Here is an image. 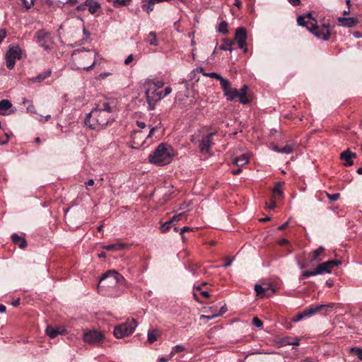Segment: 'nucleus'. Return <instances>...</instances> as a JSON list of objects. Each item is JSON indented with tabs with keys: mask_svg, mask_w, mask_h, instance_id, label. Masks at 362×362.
I'll return each mask as SVG.
<instances>
[{
	"mask_svg": "<svg viewBox=\"0 0 362 362\" xmlns=\"http://www.w3.org/2000/svg\"><path fill=\"white\" fill-rule=\"evenodd\" d=\"M288 1L293 5V6H297L300 4V0H288Z\"/></svg>",
	"mask_w": 362,
	"mask_h": 362,
	"instance_id": "61",
	"label": "nucleus"
},
{
	"mask_svg": "<svg viewBox=\"0 0 362 362\" xmlns=\"http://www.w3.org/2000/svg\"><path fill=\"white\" fill-rule=\"evenodd\" d=\"M221 88L226 99L229 101H233L237 98H239L240 103L243 105H247L252 101L251 97L247 95L248 86L247 85H244L240 90L232 88L231 83L228 80V84L222 86Z\"/></svg>",
	"mask_w": 362,
	"mask_h": 362,
	"instance_id": "5",
	"label": "nucleus"
},
{
	"mask_svg": "<svg viewBox=\"0 0 362 362\" xmlns=\"http://www.w3.org/2000/svg\"><path fill=\"white\" fill-rule=\"evenodd\" d=\"M325 258V248L320 247L311 252V262H320Z\"/></svg>",
	"mask_w": 362,
	"mask_h": 362,
	"instance_id": "20",
	"label": "nucleus"
},
{
	"mask_svg": "<svg viewBox=\"0 0 362 362\" xmlns=\"http://www.w3.org/2000/svg\"><path fill=\"white\" fill-rule=\"evenodd\" d=\"M136 125L139 128L143 129L146 127V124L144 122L136 121Z\"/></svg>",
	"mask_w": 362,
	"mask_h": 362,
	"instance_id": "55",
	"label": "nucleus"
},
{
	"mask_svg": "<svg viewBox=\"0 0 362 362\" xmlns=\"http://www.w3.org/2000/svg\"><path fill=\"white\" fill-rule=\"evenodd\" d=\"M103 281H106V284L108 286H116L118 284H122L124 281V277L119 274L117 272L112 270L105 273L100 279V282L98 284V287L100 286V284Z\"/></svg>",
	"mask_w": 362,
	"mask_h": 362,
	"instance_id": "8",
	"label": "nucleus"
},
{
	"mask_svg": "<svg viewBox=\"0 0 362 362\" xmlns=\"http://www.w3.org/2000/svg\"><path fill=\"white\" fill-rule=\"evenodd\" d=\"M132 0H115L114 6L116 7L127 5Z\"/></svg>",
	"mask_w": 362,
	"mask_h": 362,
	"instance_id": "41",
	"label": "nucleus"
},
{
	"mask_svg": "<svg viewBox=\"0 0 362 362\" xmlns=\"http://www.w3.org/2000/svg\"><path fill=\"white\" fill-rule=\"evenodd\" d=\"M184 351H185V348L182 345L175 346L173 347V350L170 353V358L173 357L175 354L182 352Z\"/></svg>",
	"mask_w": 362,
	"mask_h": 362,
	"instance_id": "37",
	"label": "nucleus"
},
{
	"mask_svg": "<svg viewBox=\"0 0 362 362\" xmlns=\"http://www.w3.org/2000/svg\"><path fill=\"white\" fill-rule=\"evenodd\" d=\"M172 91V88L170 87H166L165 88V93H164V95H163V97L169 95Z\"/></svg>",
	"mask_w": 362,
	"mask_h": 362,
	"instance_id": "56",
	"label": "nucleus"
},
{
	"mask_svg": "<svg viewBox=\"0 0 362 362\" xmlns=\"http://www.w3.org/2000/svg\"><path fill=\"white\" fill-rule=\"evenodd\" d=\"M341 264L340 260L334 259V260H329L325 262L321 263L318 264L315 269L313 271H305L301 277L303 278H308L311 276H315L318 274H322L324 273H331L332 269L335 266H339Z\"/></svg>",
	"mask_w": 362,
	"mask_h": 362,
	"instance_id": "6",
	"label": "nucleus"
},
{
	"mask_svg": "<svg viewBox=\"0 0 362 362\" xmlns=\"http://www.w3.org/2000/svg\"><path fill=\"white\" fill-rule=\"evenodd\" d=\"M173 156V150L171 146L160 144L148 156V160L158 165H165L170 163Z\"/></svg>",
	"mask_w": 362,
	"mask_h": 362,
	"instance_id": "3",
	"label": "nucleus"
},
{
	"mask_svg": "<svg viewBox=\"0 0 362 362\" xmlns=\"http://www.w3.org/2000/svg\"><path fill=\"white\" fill-rule=\"evenodd\" d=\"M137 326L134 318L127 320L124 323L116 326L114 329V335L120 339L132 334Z\"/></svg>",
	"mask_w": 362,
	"mask_h": 362,
	"instance_id": "7",
	"label": "nucleus"
},
{
	"mask_svg": "<svg viewBox=\"0 0 362 362\" xmlns=\"http://www.w3.org/2000/svg\"><path fill=\"white\" fill-rule=\"evenodd\" d=\"M272 150H274L276 152L280 153L281 148L278 147L276 145H272Z\"/></svg>",
	"mask_w": 362,
	"mask_h": 362,
	"instance_id": "63",
	"label": "nucleus"
},
{
	"mask_svg": "<svg viewBox=\"0 0 362 362\" xmlns=\"http://www.w3.org/2000/svg\"><path fill=\"white\" fill-rule=\"evenodd\" d=\"M184 216V214L183 213H180L177 215H175L171 219V222L175 225L180 219L181 218Z\"/></svg>",
	"mask_w": 362,
	"mask_h": 362,
	"instance_id": "45",
	"label": "nucleus"
},
{
	"mask_svg": "<svg viewBox=\"0 0 362 362\" xmlns=\"http://www.w3.org/2000/svg\"><path fill=\"white\" fill-rule=\"evenodd\" d=\"M145 41L151 45L157 46L158 39L155 32H150Z\"/></svg>",
	"mask_w": 362,
	"mask_h": 362,
	"instance_id": "31",
	"label": "nucleus"
},
{
	"mask_svg": "<svg viewBox=\"0 0 362 362\" xmlns=\"http://www.w3.org/2000/svg\"><path fill=\"white\" fill-rule=\"evenodd\" d=\"M333 303L327 305H313L304 310L302 313L297 314L292 320L293 322H297L305 317H309L315 315L317 312L322 310L324 308H332Z\"/></svg>",
	"mask_w": 362,
	"mask_h": 362,
	"instance_id": "9",
	"label": "nucleus"
},
{
	"mask_svg": "<svg viewBox=\"0 0 362 362\" xmlns=\"http://www.w3.org/2000/svg\"><path fill=\"white\" fill-rule=\"evenodd\" d=\"M294 146L293 144H286L284 147L281 148L280 153L285 154H291L293 153Z\"/></svg>",
	"mask_w": 362,
	"mask_h": 362,
	"instance_id": "35",
	"label": "nucleus"
},
{
	"mask_svg": "<svg viewBox=\"0 0 362 362\" xmlns=\"http://www.w3.org/2000/svg\"><path fill=\"white\" fill-rule=\"evenodd\" d=\"M21 2L26 9L30 8L34 5V0H21Z\"/></svg>",
	"mask_w": 362,
	"mask_h": 362,
	"instance_id": "42",
	"label": "nucleus"
},
{
	"mask_svg": "<svg viewBox=\"0 0 362 362\" xmlns=\"http://www.w3.org/2000/svg\"><path fill=\"white\" fill-rule=\"evenodd\" d=\"M12 106L11 103L6 99L0 101V115H6V111L11 108Z\"/></svg>",
	"mask_w": 362,
	"mask_h": 362,
	"instance_id": "28",
	"label": "nucleus"
},
{
	"mask_svg": "<svg viewBox=\"0 0 362 362\" xmlns=\"http://www.w3.org/2000/svg\"><path fill=\"white\" fill-rule=\"evenodd\" d=\"M204 75L218 80L220 81L221 87L225 86L226 84H228V80L226 78H223L221 75H219L217 73H204Z\"/></svg>",
	"mask_w": 362,
	"mask_h": 362,
	"instance_id": "25",
	"label": "nucleus"
},
{
	"mask_svg": "<svg viewBox=\"0 0 362 362\" xmlns=\"http://www.w3.org/2000/svg\"><path fill=\"white\" fill-rule=\"evenodd\" d=\"M158 3H160V0H148L147 3L142 5V8L149 13L153 10V6Z\"/></svg>",
	"mask_w": 362,
	"mask_h": 362,
	"instance_id": "29",
	"label": "nucleus"
},
{
	"mask_svg": "<svg viewBox=\"0 0 362 362\" xmlns=\"http://www.w3.org/2000/svg\"><path fill=\"white\" fill-rule=\"evenodd\" d=\"M247 35L246 29L243 27H238L235 30L234 40L238 44V47L245 52H247Z\"/></svg>",
	"mask_w": 362,
	"mask_h": 362,
	"instance_id": "12",
	"label": "nucleus"
},
{
	"mask_svg": "<svg viewBox=\"0 0 362 362\" xmlns=\"http://www.w3.org/2000/svg\"><path fill=\"white\" fill-rule=\"evenodd\" d=\"M252 324L257 327H262L263 325L262 321L259 320L257 317H253Z\"/></svg>",
	"mask_w": 362,
	"mask_h": 362,
	"instance_id": "44",
	"label": "nucleus"
},
{
	"mask_svg": "<svg viewBox=\"0 0 362 362\" xmlns=\"http://www.w3.org/2000/svg\"><path fill=\"white\" fill-rule=\"evenodd\" d=\"M21 57V49L19 47L16 46L9 49L6 54V67L8 69H12L16 64V59H19Z\"/></svg>",
	"mask_w": 362,
	"mask_h": 362,
	"instance_id": "13",
	"label": "nucleus"
},
{
	"mask_svg": "<svg viewBox=\"0 0 362 362\" xmlns=\"http://www.w3.org/2000/svg\"><path fill=\"white\" fill-rule=\"evenodd\" d=\"M85 185L86 186H93L94 185V180L93 179H89Z\"/></svg>",
	"mask_w": 362,
	"mask_h": 362,
	"instance_id": "60",
	"label": "nucleus"
},
{
	"mask_svg": "<svg viewBox=\"0 0 362 362\" xmlns=\"http://www.w3.org/2000/svg\"><path fill=\"white\" fill-rule=\"evenodd\" d=\"M124 245L123 244H111L106 246H104L103 248L108 251L112 250H120L123 249Z\"/></svg>",
	"mask_w": 362,
	"mask_h": 362,
	"instance_id": "34",
	"label": "nucleus"
},
{
	"mask_svg": "<svg viewBox=\"0 0 362 362\" xmlns=\"http://www.w3.org/2000/svg\"><path fill=\"white\" fill-rule=\"evenodd\" d=\"M216 134V132L209 133L205 136H203L200 141L199 148L200 151L203 153H206L209 151L212 144V136Z\"/></svg>",
	"mask_w": 362,
	"mask_h": 362,
	"instance_id": "15",
	"label": "nucleus"
},
{
	"mask_svg": "<svg viewBox=\"0 0 362 362\" xmlns=\"http://www.w3.org/2000/svg\"><path fill=\"white\" fill-rule=\"evenodd\" d=\"M356 154L355 153H352L349 149H347L340 154V158L343 160H345L344 163L346 166H351L354 164V161L352 160L353 158H356Z\"/></svg>",
	"mask_w": 362,
	"mask_h": 362,
	"instance_id": "17",
	"label": "nucleus"
},
{
	"mask_svg": "<svg viewBox=\"0 0 362 362\" xmlns=\"http://www.w3.org/2000/svg\"><path fill=\"white\" fill-rule=\"evenodd\" d=\"M234 42L228 40H224L223 44L220 46V49L221 50H228L230 52L233 51L232 45H233Z\"/></svg>",
	"mask_w": 362,
	"mask_h": 362,
	"instance_id": "33",
	"label": "nucleus"
},
{
	"mask_svg": "<svg viewBox=\"0 0 362 362\" xmlns=\"http://www.w3.org/2000/svg\"><path fill=\"white\" fill-rule=\"evenodd\" d=\"M40 117H41V118L39 119L40 121H45V122H47V121L49 120V119L50 118L51 116H50V115H47L45 117H43L42 115H40Z\"/></svg>",
	"mask_w": 362,
	"mask_h": 362,
	"instance_id": "57",
	"label": "nucleus"
},
{
	"mask_svg": "<svg viewBox=\"0 0 362 362\" xmlns=\"http://www.w3.org/2000/svg\"><path fill=\"white\" fill-rule=\"evenodd\" d=\"M148 341L153 344L158 340L161 335V332L158 329H151L148 331Z\"/></svg>",
	"mask_w": 362,
	"mask_h": 362,
	"instance_id": "21",
	"label": "nucleus"
},
{
	"mask_svg": "<svg viewBox=\"0 0 362 362\" xmlns=\"http://www.w3.org/2000/svg\"><path fill=\"white\" fill-rule=\"evenodd\" d=\"M201 295L206 298H209L210 295L208 291H204L201 292Z\"/></svg>",
	"mask_w": 362,
	"mask_h": 362,
	"instance_id": "59",
	"label": "nucleus"
},
{
	"mask_svg": "<svg viewBox=\"0 0 362 362\" xmlns=\"http://www.w3.org/2000/svg\"><path fill=\"white\" fill-rule=\"evenodd\" d=\"M276 200L272 198L269 204L267 203V209H274L276 207Z\"/></svg>",
	"mask_w": 362,
	"mask_h": 362,
	"instance_id": "47",
	"label": "nucleus"
},
{
	"mask_svg": "<svg viewBox=\"0 0 362 362\" xmlns=\"http://www.w3.org/2000/svg\"><path fill=\"white\" fill-rule=\"evenodd\" d=\"M5 139H0V145H5L8 142L9 136L7 134H4Z\"/></svg>",
	"mask_w": 362,
	"mask_h": 362,
	"instance_id": "50",
	"label": "nucleus"
},
{
	"mask_svg": "<svg viewBox=\"0 0 362 362\" xmlns=\"http://www.w3.org/2000/svg\"><path fill=\"white\" fill-rule=\"evenodd\" d=\"M288 243V240L286 239H281L279 241V244L281 245H286Z\"/></svg>",
	"mask_w": 362,
	"mask_h": 362,
	"instance_id": "58",
	"label": "nucleus"
},
{
	"mask_svg": "<svg viewBox=\"0 0 362 362\" xmlns=\"http://www.w3.org/2000/svg\"><path fill=\"white\" fill-rule=\"evenodd\" d=\"M233 4L238 8H240L242 6V4L240 0H235Z\"/></svg>",
	"mask_w": 362,
	"mask_h": 362,
	"instance_id": "62",
	"label": "nucleus"
},
{
	"mask_svg": "<svg viewBox=\"0 0 362 362\" xmlns=\"http://www.w3.org/2000/svg\"><path fill=\"white\" fill-rule=\"evenodd\" d=\"M6 35V30L5 29H1L0 30V43L5 38Z\"/></svg>",
	"mask_w": 362,
	"mask_h": 362,
	"instance_id": "51",
	"label": "nucleus"
},
{
	"mask_svg": "<svg viewBox=\"0 0 362 362\" xmlns=\"http://www.w3.org/2000/svg\"><path fill=\"white\" fill-rule=\"evenodd\" d=\"M268 288H264L259 284H256L255 286V291L256 292V295L257 296H260L262 298L267 296L266 291Z\"/></svg>",
	"mask_w": 362,
	"mask_h": 362,
	"instance_id": "32",
	"label": "nucleus"
},
{
	"mask_svg": "<svg viewBox=\"0 0 362 362\" xmlns=\"http://www.w3.org/2000/svg\"><path fill=\"white\" fill-rule=\"evenodd\" d=\"M283 185L284 182H279L275 185L272 192L273 199L277 200L278 199L281 198L283 197Z\"/></svg>",
	"mask_w": 362,
	"mask_h": 362,
	"instance_id": "22",
	"label": "nucleus"
},
{
	"mask_svg": "<svg viewBox=\"0 0 362 362\" xmlns=\"http://www.w3.org/2000/svg\"><path fill=\"white\" fill-rule=\"evenodd\" d=\"M103 339V334L98 331L93 330L83 334V340L90 344H98Z\"/></svg>",
	"mask_w": 362,
	"mask_h": 362,
	"instance_id": "14",
	"label": "nucleus"
},
{
	"mask_svg": "<svg viewBox=\"0 0 362 362\" xmlns=\"http://www.w3.org/2000/svg\"><path fill=\"white\" fill-rule=\"evenodd\" d=\"M338 22L344 27L352 28L354 27L358 22L356 18L349 17H339L338 18Z\"/></svg>",
	"mask_w": 362,
	"mask_h": 362,
	"instance_id": "19",
	"label": "nucleus"
},
{
	"mask_svg": "<svg viewBox=\"0 0 362 362\" xmlns=\"http://www.w3.org/2000/svg\"><path fill=\"white\" fill-rule=\"evenodd\" d=\"M297 23L300 26L307 27V29L317 38L325 41L329 39L331 32L329 25H317V21L315 19H313V21L311 22H305V17L303 16H298L297 18Z\"/></svg>",
	"mask_w": 362,
	"mask_h": 362,
	"instance_id": "4",
	"label": "nucleus"
},
{
	"mask_svg": "<svg viewBox=\"0 0 362 362\" xmlns=\"http://www.w3.org/2000/svg\"><path fill=\"white\" fill-rule=\"evenodd\" d=\"M11 239L13 243L18 245L21 249H24L27 245L26 240L16 233L12 235Z\"/></svg>",
	"mask_w": 362,
	"mask_h": 362,
	"instance_id": "23",
	"label": "nucleus"
},
{
	"mask_svg": "<svg viewBox=\"0 0 362 362\" xmlns=\"http://www.w3.org/2000/svg\"><path fill=\"white\" fill-rule=\"evenodd\" d=\"M35 37L38 44L46 50L52 49L53 40L50 32L44 29L39 30L35 33Z\"/></svg>",
	"mask_w": 362,
	"mask_h": 362,
	"instance_id": "10",
	"label": "nucleus"
},
{
	"mask_svg": "<svg viewBox=\"0 0 362 362\" xmlns=\"http://www.w3.org/2000/svg\"><path fill=\"white\" fill-rule=\"evenodd\" d=\"M288 223L286 222V223H283L282 225H281L280 226H279L278 229L284 230V228H286L288 226Z\"/></svg>",
	"mask_w": 362,
	"mask_h": 362,
	"instance_id": "64",
	"label": "nucleus"
},
{
	"mask_svg": "<svg viewBox=\"0 0 362 362\" xmlns=\"http://www.w3.org/2000/svg\"><path fill=\"white\" fill-rule=\"evenodd\" d=\"M23 104L26 107L28 112L37 114L32 100L23 98Z\"/></svg>",
	"mask_w": 362,
	"mask_h": 362,
	"instance_id": "30",
	"label": "nucleus"
},
{
	"mask_svg": "<svg viewBox=\"0 0 362 362\" xmlns=\"http://www.w3.org/2000/svg\"><path fill=\"white\" fill-rule=\"evenodd\" d=\"M218 31L223 34H227L228 33V24L226 21H223L219 24Z\"/></svg>",
	"mask_w": 362,
	"mask_h": 362,
	"instance_id": "39",
	"label": "nucleus"
},
{
	"mask_svg": "<svg viewBox=\"0 0 362 362\" xmlns=\"http://www.w3.org/2000/svg\"><path fill=\"white\" fill-rule=\"evenodd\" d=\"M174 225L171 221H166L163 225L160 226V229L162 233H166L171 228V226Z\"/></svg>",
	"mask_w": 362,
	"mask_h": 362,
	"instance_id": "38",
	"label": "nucleus"
},
{
	"mask_svg": "<svg viewBox=\"0 0 362 362\" xmlns=\"http://www.w3.org/2000/svg\"><path fill=\"white\" fill-rule=\"evenodd\" d=\"M147 85L149 87H152L158 90L163 86V83L161 81L154 82L153 81H151L147 83Z\"/></svg>",
	"mask_w": 362,
	"mask_h": 362,
	"instance_id": "40",
	"label": "nucleus"
},
{
	"mask_svg": "<svg viewBox=\"0 0 362 362\" xmlns=\"http://www.w3.org/2000/svg\"><path fill=\"white\" fill-rule=\"evenodd\" d=\"M192 229L187 226H185L180 230V234L182 235V239L183 242H185V240H186V238H185V235H183V233L185 232H188V231H192Z\"/></svg>",
	"mask_w": 362,
	"mask_h": 362,
	"instance_id": "46",
	"label": "nucleus"
},
{
	"mask_svg": "<svg viewBox=\"0 0 362 362\" xmlns=\"http://www.w3.org/2000/svg\"><path fill=\"white\" fill-rule=\"evenodd\" d=\"M46 334L52 339L57 337L59 334H62L66 332L64 328L55 327L48 325L45 330Z\"/></svg>",
	"mask_w": 362,
	"mask_h": 362,
	"instance_id": "18",
	"label": "nucleus"
},
{
	"mask_svg": "<svg viewBox=\"0 0 362 362\" xmlns=\"http://www.w3.org/2000/svg\"><path fill=\"white\" fill-rule=\"evenodd\" d=\"M351 354L356 355L360 360L362 361V348L353 347L349 349Z\"/></svg>",
	"mask_w": 362,
	"mask_h": 362,
	"instance_id": "36",
	"label": "nucleus"
},
{
	"mask_svg": "<svg viewBox=\"0 0 362 362\" xmlns=\"http://www.w3.org/2000/svg\"><path fill=\"white\" fill-rule=\"evenodd\" d=\"M86 7H87V4H86V1L84 3L78 5L76 7V10L78 11H85Z\"/></svg>",
	"mask_w": 362,
	"mask_h": 362,
	"instance_id": "48",
	"label": "nucleus"
},
{
	"mask_svg": "<svg viewBox=\"0 0 362 362\" xmlns=\"http://www.w3.org/2000/svg\"><path fill=\"white\" fill-rule=\"evenodd\" d=\"M216 317H218V315L216 313H214L211 315H202L201 316V318L202 319H207L208 320H209L214 319Z\"/></svg>",
	"mask_w": 362,
	"mask_h": 362,
	"instance_id": "49",
	"label": "nucleus"
},
{
	"mask_svg": "<svg viewBox=\"0 0 362 362\" xmlns=\"http://www.w3.org/2000/svg\"><path fill=\"white\" fill-rule=\"evenodd\" d=\"M146 96L149 103L157 102L163 98L158 89L149 86L146 90Z\"/></svg>",
	"mask_w": 362,
	"mask_h": 362,
	"instance_id": "16",
	"label": "nucleus"
},
{
	"mask_svg": "<svg viewBox=\"0 0 362 362\" xmlns=\"http://www.w3.org/2000/svg\"><path fill=\"white\" fill-rule=\"evenodd\" d=\"M133 61V55L130 54L127 57V58L124 60V64L126 65L129 64Z\"/></svg>",
	"mask_w": 362,
	"mask_h": 362,
	"instance_id": "54",
	"label": "nucleus"
},
{
	"mask_svg": "<svg viewBox=\"0 0 362 362\" xmlns=\"http://www.w3.org/2000/svg\"><path fill=\"white\" fill-rule=\"evenodd\" d=\"M150 127V131L148 132V134H144L143 132L141 131H134L132 134V143L136 145V148L139 147V146H141L144 141H145V139H147V138H150L151 137L154 132H156V130L157 129V127H151L149 126Z\"/></svg>",
	"mask_w": 362,
	"mask_h": 362,
	"instance_id": "11",
	"label": "nucleus"
},
{
	"mask_svg": "<svg viewBox=\"0 0 362 362\" xmlns=\"http://www.w3.org/2000/svg\"><path fill=\"white\" fill-rule=\"evenodd\" d=\"M113 102L104 100L98 102L95 108L87 115L85 122L90 129L105 127L112 119Z\"/></svg>",
	"mask_w": 362,
	"mask_h": 362,
	"instance_id": "1",
	"label": "nucleus"
},
{
	"mask_svg": "<svg viewBox=\"0 0 362 362\" xmlns=\"http://www.w3.org/2000/svg\"><path fill=\"white\" fill-rule=\"evenodd\" d=\"M326 195L328 197V199L332 202H335V201L338 200L340 197L339 193H335V194H330L327 192Z\"/></svg>",
	"mask_w": 362,
	"mask_h": 362,
	"instance_id": "43",
	"label": "nucleus"
},
{
	"mask_svg": "<svg viewBox=\"0 0 362 362\" xmlns=\"http://www.w3.org/2000/svg\"><path fill=\"white\" fill-rule=\"evenodd\" d=\"M249 161V157L246 154H243L239 157H236L233 160V163L238 167H242Z\"/></svg>",
	"mask_w": 362,
	"mask_h": 362,
	"instance_id": "26",
	"label": "nucleus"
},
{
	"mask_svg": "<svg viewBox=\"0 0 362 362\" xmlns=\"http://www.w3.org/2000/svg\"><path fill=\"white\" fill-rule=\"evenodd\" d=\"M86 4L91 14H95L100 8V4L93 0H86Z\"/></svg>",
	"mask_w": 362,
	"mask_h": 362,
	"instance_id": "24",
	"label": "nucleus"
},
{
	"mask_svg": "<svg viewBox=\"0 0 362 362\" xmlns=\"http://www.w3.org/2000/svg\"><path fill=\"white\" fill-rule=\"evenodd\" d=\"M95 53L90 50L77 49L72 54L73 69L89 70L95 64Z\"/></svg>",
	"mask_w": 362,
	"mask_h": 362,
	"instance_id": "2",
	"label": "nucleus"
},
{
	"mask_svg": "<svg viewBox=\"0 0 362 362\" xmlns=\"http://www.w3.org/2000/svg\"><path fill=\"white\" fill-rule=\"evenodd\" d=\"M227 311V308H226V305H223L221 309H220V311L218 313H217L216 314L218 315V316H221L222 315L223 313H225Z\"/></svg>",
	"mask_w": 362,
	"mask_h": 362,
	"instance_id": "52",
	"label": "nucleus"
},
{
	"mask_svg": "<svg viewBox=\"0 0 362 362\" xmlns=\"http://www.w3.org/2000/svg\"><path fill=\"white\" fill-rule=\"evenodd\" d=\"M303 16L305 17V22H311L313 21V19H314L313 18H312V14L310 13H307L306 15Z\"/></svg>",
	"mask_w": 362,
	"mask_h": 362,
	"instance_id": "53",
	"label": "nucleus"
},
{
	"mask_svg": "<svg viewBox=\"0 0 362 362\" xmlns=\"http://www.w3.org/2000/svg\"><path fill=\"white\" fill-rule=\"evenodd\" d=\"M51 73V70L49 69L42 74H40L37 76L30 78V81L34 83H40L44 81L45 78H48L50 76Z\"/></svg>",
	"mask_w": 362,
	"mask_h": 362,
	"instance_id": "27",
	"label": "nucleus"
}]
</instances>
